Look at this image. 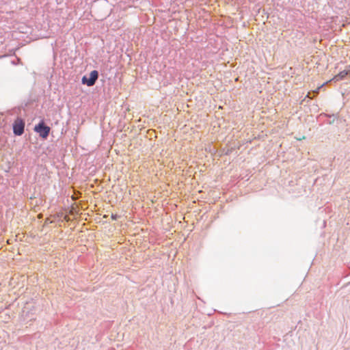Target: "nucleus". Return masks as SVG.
<instances>
[{"mask_svg": "<svg viewBox=\"0 0 350 350\" xmlns=\"http://www.w3.org/2000/svg\"><path fill=\"white\" fill-rule=\"evenodd\" d=\"M25 121L21 118H17L13 124V132L14 135L20 136L24 133Z\"/></svg>", "mask_w": 350, "mask_h": 350, "instance_id": "2", "label": "nucleus"}, {"mask_svg": "<svg viewBox=\"0 0 350 350\" xmlns=\"http://www.w3.org/2000/svg\"><path fill=\"white\" fill-rule=\"evenodd\" d=\"M34 131L38 133L42 138L46 139L50 133V127L46 126L43 121L35 126Z\"/></svg>", "mask_w": 350, "mask_h": 350, "instance_id": "1", "label": "nucleus"}, {"mask_svg": "<svg viewBox=\"0 0 350 350\" xmlns=\"http://www.w3.org/2000/svg\"><path fill=\"white\" fill-rule=\"evenodd\" d=\"M118 217V216L117 215H111V218H112L113 220L117 219Z\"/></svg>", "mask_w": 350, "mask_h": 350, "instance_id": "5", "label": "nucleus"}, {"mask_svg": "<svg viewBox=\"0 0 350 350\" xmlns=\"http://www.w3.org/2000/svg\"><path fill=\"white\" fill-rule=\"evenodd\" d=\"M346 70H347L349 75H350V65Z\"/></svg>", "mask_w": 350, "mask_h": 350, "instance_id": "6", "label": "nucleus"}, {"mask_svg": "<svg viewBox=\"0 0 350 350\" xmlns=\"http://www.w3.org/2000/svg\"><path fill=\"white\" fill-rule=\"evenodd\" d=\"M310 92H308V95H307L308 98H310Z\"/></svg>", "mask_w": 350, "mask_h": 350, "instance_id": "7", "label": "nucleus"}, {"mask_svg": "<svg viewBox=\"0 0 350 350\" xmlns=\"http://www.w3.org/2000/svg\"><path fill=\"white\" fill-rule=\"evenodd\" d=\"M349 75L347 70H345L341 71L340 73L336 75L334 78L333 80L335 81H340L343 79L346 76Z\"/></svg>", "mask_w": 350, "mask_h": 350, "instance_id": "4", "label": "nucleus"}, {"mask_svg": "<svg viewBox=\"0 0 350 350\" xmlns=\"http://www.w3.org/2000/svg\"><path fill=\"white\" fill-rule=\"evenodd\" d=\"M98 78V72L97 70H92L90 74V77H87L86 76H83L81 81L83 84H85L88 86H92L95 84Z\"/></svg>", "mask_w": 350, "mask_h": 350, "instance_id": "3", "label": "nucleus"}]
</instances>
